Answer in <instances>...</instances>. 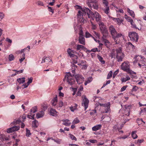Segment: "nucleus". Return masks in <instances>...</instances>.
<instances>
[{
	"instance_id": "47",
	"label": "nucleus",
	"mask_w": 146,
	"mask_h": 146,
	"mask_svg": "<svg viewBox=\"0 0 146 146\" xmlns=\"http://www.w3.org/2000/svg\"><path fill=\"white\" fill-rule=\"evenodd\" d=\"M110 82L111 81L110 80L107 81L105 84H104L102 88H104L107 85L110 84Z\"/></svg>"
},
{
	"instance_id": "58",
	"label": "nucleus",
	"mask_w": 146,
	"mask_h": 146,
	"mask_svg": "<svg viewBox=\"0 0 146 146\" xmlns=\"http://www.w3.org/2000/svg\"><path fill=\"white\" fill-rule=\"evenodd\" d=\"M37 4L38 5H41V6H43V3L42 2H41V1H38L37 3Z\"/></svg>"
},
{
	"instance_id": "2",
	"label": "nucleus",
	"mask_w": 146,
	"mask_h": 146,
	"mask_svg": "<svg viewBox=\"0 0 146 146\" xmlns=\"http://www.w3.org/2000/svg\"><path fill=\"white\" fill-rule=\"evenodd\" d=\"M109 30L115 42V44H118L119 42L117 41L118 40V38L122 36L121 34L117 33L114 27L112 25L109 26Z\"/></svg>"
},
{
	"instance_id": "50",
	"label": "nucleus",
	"mask_w": 146,
	"mask_h": 146,
	"mask_svg": "<svg viewBox=\"0 0 146 146\" xmlns=\"http://www.w3.org/2000/svg\"><path fill=\"white\" fill-rule=\"evenodd\" d=\"M35 114H34L32 116L31 115H28L27 117L29 119H34V116H35Z\"/></svg>"
},
{
	"instance_id": "62",
	"label": "nucleus",
	"mask_w": 146,
	"mask_h": 146,
	"mask_svg": "<svg viewBox=\"0 0 146 146\" xmlns=\"http://www.w3.org/2000/svg\"><path fill=\"white\" fill-rule=\"evenodd\" d=\"M103 4L105 5V6L106 7H108V1H105V2H103Z\"/></svg>"
},
{
	"instance_id": "30",
	"label": "nucleus",
	"mask_w": 146,
	"mask_h": 146,
	"mask_svg": "<svg viewBox=\"0 0 146 146\" xmlns=\"http://www.w3.org/2000/svg\"><path fill=\"white\" fill-rule=\"evenodd\" d=\"M32 126L34 128H36L38 126V122L36 120H35L32 124Z\"/></svg>"
},
{
	"instance_id": "42",
	"label": "nucleus",
	"mask_w": 146,
	"mask_h": 146,
	"mask_svg": "<svg viewBox=\"0 0 146 146\" xmlns=\"http://www.w3.org/2000/svg\"><path fill=\"white\" fill-rule=\"evenodd\" d=\"M80 122L79 120L77 118H75L73 121V123L76 124Z\"/></svg>"
},
{
	"instance_id": "49",
	"label": "nucleus",
	"mask_w": 146,
	"mask_h": 146,
	"mask_svg": "<svg viewBox=\"0 0 146 146\" xmlns=\"http://www.w3.org/2000/svg\"><path fill=\"white\" fill-rule=\"evenodd\" d=\"M48 10L50 12H51L52 13H54V10L51 7L48 6Z\"/></svg>"
},
{
	"instance_id": "38",
	"label": "nucleus",
	"mask_w": 146,
	"mask_h": 146,
	"mask_svg": "<svg viewBox=\"0 0 146 146\" xmlns=\"http://www.w3.org/2000/svg\"><path fill=\"white\" fill-rule=\"evenodd\" d=\"M112 72L111 71H110L109 73H108L107 76V79H109L112 76Z\"/></svg>"
},
{
	"instance_id": "1",
	"label": "nucleus",
	"mask_w": 146,
	"mask_h": 146,
	"mask_svg": "<svg viewBox=\"0 0 146 146\" xmlns=\"http://www.w3.org/2000/svg\"><path fill=\"white\" fill-rule=\"evenodd\" d=\"M76 8L81 9L80 11H78V13L77 14L78 18L80 19H83L85 15H88V17L91 20H94V18H95L97 22H101L102 17L96 11L94 13L88 8L83 7V8L80 6L77 5Z\"/></svg>"
},
{
	"instance_id": "28",
	"label": "nucleus",
	"mask_w": 146,
	"mask_h": 146,
	"mask_svg": "<svg viewBox=\"0 0 146 146\" xmlns=\"http://www.w3.org/2000/svg\"><path fill=\"white\" fill-rule=\"evenodd\" d=\"M21 122V121L19 119H18L16 121H14L13 122L11 123L10 125L12 126L13 125H15L18 123H19Z\"/></svg>"
},
{
	"instance_id": "45",
	"label": "nucleus",
	"mask_w": 146,
	"mask_h": 146,
	"mask_svg": "<svg viewBox=\"0 0 146 146\" xmlns=\"http://www.w3.org/2000/svg\"><path fill=\"white\" fill-rule=\"evenodd\" d=\"M125 115L129 116L130 115V111L129 110H125Z\"/></svg>"
},
{
	"instance_id": "5",
	"label": "nucleus",
	"mask_w": 146,
	"mask_h": 146,
	"mask_svg": "<svg viewBox=\"0 0 146 146\" xmlns=\"http://www.w3.org/2000/svg\"><path fill=\"white\" fill-rule=\"evenodd\" d=\"M99 25L100 31L103 36L107 37L108 36V33L106 26L103 22H100Z\"/></svg>"
},
{
	"instance_id": "8",
	"label": "nucleus",
	"mask_w": 146,
	"mask_h": 146,
	"mask_svg": "<svg viewBox=\"0 0 146 146\" xmlns=\"http://www.w3.org/2000/svg\"><path fill=\"white\" fill-rule=\"evenodd\" d=\"M89 100L86 97L83 99L82 102V105L84 107V110H86L88 107Z\"/></svg>"
},
{
	"instance_id": "39",
	"label": "nucleus",
	"mask_w": 146,
	"mask_h": 146,
	"mask_svg": "<svg viewBox=\"0 0 146 146\" xmlns=\"http://www.w3.org/2000/svg\"><path fill=\"white\" fill-rule=\"evenodd\" d=\"M85 36L86 38H89L91 37L94 38V37H93L92 36L89 32H86V33Z\"/></svg>"
},
{
	"instance_id": "24",
	"label": "nucleus",
	"mask_w": 146,
	"mask_h": 146,
	"mask_svg": "<svg viewBox=\"0 0 146 146\" xmlns=\"http://www.w3.org/2000/svg\"><path fill=\"white\" fill-rule=\"evenodd\" d=\"M127 12L129 13L130 15L133 17H134L135 16L134 13L133 11L131 10L129 8H127Z\"/></svg>"
},
{
	"instance_id": "33",
	"label": "nucleus",
	"mask_w": 146,
	"mask_h": 146,
	"mask_svg": "<svg viewBox=\"0 0 146 146\" xmlns=\"http://www.w3.org/2000/svg\"><path fill=\"white\" fill-rule=\"evenodd\" d=\"M37 111V107L36 106L34 107L33 108L30 110L31 113H35Z\"/></svg>"
},
{
	"instance_id": "18",
	"label": "nucleus",
	"mask_w": 146,
	"mask_h": 146,
	"mask_svg": "<svg viewBox=\"0 0 146 146\" xmlns=\"http://www.w3.org/2000/svg\"><path fill=\"white\" fill-rule=\"evenodd\" d=\"M100 105L101 106H103L106 108L108 109V111H109V109H110V102H108L107 104H100Z\"/></svg>"
},
{
	"instance_id": "63",
	"label": "nucleus",
	"mask_w": 146,
	"mask_h": 146,
	"mask_svg": "<svg viewBox=\"0 0 146 146\" xmlns=\"http://www.w3.org/2000/svg\"><path fill=\"white\" fill-rule=\"evenodd\" d=\"M6 40L7 41L10 43H11L12 42V40L8 38H6Z\"/></svg>"
},
{
	"instance_id": "52",
	"label": "nucleus",
	"mask_w": 146,
	"mask_h": 146,
	"mask_svg": "<svg viewBox=\"0 0 146 146\" xmlns=\"http://www.w3.org/2000/svg\"><path fill=\"white\" fill-rule=\"evenodd\" d=\"M127 87V86L126 85L125 86H123L121 89V92H123L126 89Z\"/></svg>"
},
{
	"instance_id": "26",
	"label": "nucleus",
	"mask_w": 146,
	"mask_h": 146,
	"mask_svg": "<svg viewBox=\"0 0 146 146\" xmlns=\"http://www.w3.org/2000/svg\"><path fill=\"white\" fill-rule=\"evenodd\" d=\"M97 57L99 60L101 62L102 64H104L105 63V61L103 60V58L99 55H97Z\"/></svg>"
},
{
	"instance_id": "9",
	"label": "nucleus",
	"mask_w": 146,
	"mask_h": 146,
	"mask_svg": "<svg viewBox=\"0 0 146 146\" xmlns=\"http://www.w3.org/2000/svg\"><path fill=\"white\" fill-rule=\"evenodd\" d=\"M19 126H15L9 128L7 129V131L8 133H11L14 131H17L19 129Z\"/></svg>"
},
{
	"instance_id": "48",
	"label": "nucleus",
	"mask_w": 146,
	"mask_h": 146,
	"mask_svg": "<svg viewBox=\"0 0 146 146\" xmlns=\"http://www.w3.org/2000/svg\"><path fill=\"white\" fill-rule=\"evenodd\" d=\"M96 113V110H94L90 112V114L91 115H94Z\"/></svg>"
},
{
	"instance_id": "25",
	"label": "nucleus",
	"mask_w": 146,
	"mask_h": 146,
	"mask_svg": "<svg viewBox=\"0 0 146 146\" xmlns=\"http://www.w3.org/2000/svg\"><path fill=\"white\" fill-rule=\"evenodd\" d=\"M130 79V77L128 76H127L125 78H121V80L122 82H125L129 80Z\"/></svg>"
},
{
	"instance_id": "7",
	"label": "nucleus",
	"mask_w": 146,
	"mask_h": 146,
	"mask_svg": "<svg viewBox=\"0 0 146 146\" xmlns=\"http://www.w3.org/2000/svg\"><path fill=\"white\" fill-rule=\"evenodd\" d=\"M129 36L131 41L135 42H137L138 41V35L135 32H133L129 33Z\"/></svg>"
},
{
	"instance_id": "23",
	"label": "nucleus",
	"mask_w": 146,
	"mask_h": 146,
	"mask_svg": "<svg viewBox=\"0 0 146 146\" xmlns=\"http://www.w3.org/2000/svg\"><path fill=\"white\" fill-rule=\"evenodd\" d=\"M25 77L19 78L17 79V81L20 84H23L25 81Z\"/></svg>"
},
{
	"instance_id": "17",
	"label": "nucleus",
	"mask_w": 146,
	"mask_h": 146,
	"mask_svg": "<svg viewBox=\"0 0 146 146\" xmlns=\"http://www.w3.org/2000/svg\"><path fill=\"white\" fill-rule=\"evenodd\" d=\"M73 76H74L76 79V81L81 79H84V78L80 74H76V75L73 74Z\"/></svg>"
},
{
	"instance_id": "22",
	"label": "nucleus",
	"mask_w": 146,
	"mask_h": 146,
	"mask_svg": "<svg viewBox=\"0 0 146 146\" xmlns=\"http://www.w3.org/2000/svg\"><path fill=\"white\" fill-rule=\"evenodd\" d=\"M98 4L97 3H95L93 4H92L91 7H89L90 8L92 9L93 8L94 9H97L98 8Z\"/></svg>"
},
{
	"instance_id": "46",
	"label": "nucleus",
	"mask_w": 146,
	"mask_h": 146,
	"mask_svg": "<svg viewBox=\"0 0 146 146\" xmlns=\"http://www.w3.org/2000/svg\"><path fill=\"white\" fill-rule=\"evenodd\" d=\"M33 78L32 77H31L30 78H28V81L27 83V84H29L31 83L32 82Z\"/></svg>"
},
{
	"instance_id": "40",
	"label": "nucleus",
	"mask_w": 146,
	"mask_h": 146,
	"mask_svg": "<svg viewBox=\"0 0 146 146\" xmlns=\"http://www.w3.org/2000/svg\"><path fill=\"white\" fill-rule=\"evenodd\" d=\"M77 105H76L74 107L71 106L70 108V110L72 111H74L76 109Z\"/></svg>"
},
{
	"instance_id": "37",
	"label": "nucleus",
	"mask_w": 146,
	"mask_h": 146,
	"mask_svg": "<svg viewBox=\"0 0 146 146\" xmlns=\"http://www.w3.org/2000/svg\"><path fill=\"white\" fill-rule=\"evenodd\" d=\"M114 20L115 21H117L119 24H121L122 22V20L119 18H114Z\"/></svg>"
},
{
	"instance_id": "21",
	"label": "nucleus",
	"mask_w": 146,
	"mask_h": 146,
	"mask_svg": "<svg viewBox=\"0 0 146 146\" xmlns=\"http://www.w3.org/2000/svg\"><path fill=\"white\" fill-rule=\"evenodd\" d=\"M81 49L82 50L86 49V48L82 45L78 44L76 46L77 50H80Z\"/></svg>"
},
{
	"instance_id": "61",
	"label": "nucleus",
	"mask_w": 146,
	"mask_h": 146,
	"mask_svg": "<svg viewBox=\"0 0 146 146\" xmlns=\"http://www.w3.org/2000/svg\"><path fill=\"white\" fill-rule=\"evenodd\" d=\"M79 36H83V33L82 30H80V32L79 33Z\"/></svg>"
},
{
	"instance_id": "16",
	"label": "nucleus",
	"mask_w": 146,
	"mask_h": 146,
	"mask_svg": "<svg viewBox=\"0 0 146 146\" xmlns=\"http://www.w3.org/2000/svg\"><path fill=\"white\" fill-rule=\"evenodd\" d=\"M67 52L69 56L71 57H74L75 56L74 54H73L74 53V51L70 48H68L67 50Z\"/></svg>"
},
{
	"instance_id": "36",
	"label": "nucleus",
	"mask_w": 146,
	"mask_h": 146,
	"mask_svg": "<svg viewBox=\"0 0 146 146\" xmlns=\"http://www.w3.org/2000/svg\"><path fill=\"white\" fill-rule=\"evenodd\" d=\"M69 135L70 136V137L72 140H75V141H76V138L74 135L70 133L69 134Z\"/></svg>"
},
{
	"instance_id": "34",
	"label": "nucleus",
	"mask_w": 146,
	"mask_h": 146,
	"mask_svg": "<svg viewBox=\"0 0 146 146\" xmlns=\"http://www.w3.org/2000/svg\"><path fill=\"white\" fill-rule=\"evenodd\" d=\"M125 18L127 19V20L130 22L131 23H132L133 22V20L131 19V18L127 16L126 15H125Z\"/></svg>"
},
{
	"instance_id": "59",
	"label": "nucleus",
	"mask_w": 146,
	"mask_h": 146,
	"mask_svg": "<svg viewBox=\"0 0 146 146\" xmlns=\"http://www.w3.org/2000/svg\"><path fill=\"white\" fill-rule=\"evenodd\" d=\"M138 89V88L136 86H133L132 90L133 91H136L137 90V89Z\"/></svg>"
},
{
	"instance_id": "12",
	"label": "nucleus",
	"mask_w": 146,
	"mask_h": 146,
	"mask_svg": "<svg viewBox=\"0 0 146 146\" xmlns=\"http://www.w3.org/2000/svg\"><path fill=\"white\" fill-rule=\"evenodd\" d=\"M44 111L43 110L37 113L36 116L37 118H39L42 117L44 116Z\"/></svg>"
},
{
	"instance_id": "31",
	"label": "nucleus",
	"mask_w": 146,
	"mask_h": 146,
	"mask_svg": "<svg viewBox=\"0 0 146 146\" xmlns=\"http://www.w3.org/2000/svg\"><path fill=\"white\" fill-rule=\"evenodd\" d=\"M8 59L9 61H13L15 59L14 56L13 54H11L9 56Z\"/></svg>"
},
{
	"instance_id": "14",
	"label": "nucleus",
	"mask_w": 146,
	"mask_h": 146,
	"mask_svg": "<svg viewBox=\"0 0 146 146\" xmlns=\"http://www.w3.org/2000/svg\"><path fill=\"white\" fill-rule=\"evenodd\" d=\"M62 121H63V124L66 126H69L71 123L70 121L67 119H63Z\"/></svg>"
},
{
	"instance_id": "27",
	"label": "nucleus",
	"mask_w": 146,
	"mask_h": 146,
	"mask_svg": "<svg viewBox=\"0 0 146 146\" xmlns=\"http://www.w3.org/2000/svg\"><path fill=\"white\" fill-rule=\"evenodd\" d=\"M128 47L131 48V49L133 50L135 48V46L133 45L131 42H128L127 43Z\"/></svg>"
},
{
	"instance_id": "44",
	"label": "nucleus",
	"mask_w": 146,
	"mask_h": 146,
	"mask_svg": "<svg viewBox=\"0 0 146 146\" xmlns=\"http://www.w3.org/2000/svg\"><path fill=\"white\" fill-rule=\"evenodd\" d=\"M90 79V80H87L85 83H84V84L85 85H86L88 83H90V82H91V81L92 80V77H89V79Z\"/></svg>"
},
{
	"instance_id": "54",
	"label": "nucleus",
	"mask_w": 146,
	"mask_h": 146,
	"mask_svg": "<svg viewBox=\"0 0 146 146\" xmlns=\"http://www.w3.org/2000/svg\"><path fill=\"white\" fill-rule=\"evenodd\" d=\"M84 81V79H80L79 80L76 81L77 83L79 84H82Z\"/></svg>"
},
{
	"instance_id": "10",
	"label": "nucleus",
	"mask_w": 146,
	"mask_h": 146,
	"mask_svg": "<svg viewBox=\"0 0 146 146\" xmlns=\"http://www.w3.org/2000/svg\"><path fill=\"white\" fill-rule=\"evenodd\" d=\"M78 41L79 43L80 44L84 45H85V39L84 37V36H79V37Z\"/></svg>"
},
{
	"instance_id": "53",
	"label": "nucleus",
	"mask_w": 146,
	"mask_h": 146,
	"mask_svg": "<svg viewBox=\"0 0 146 146\" xmlns=\"http://www.w3.org/2000/svg\"><path fill=\"white\" fill-rule=\"evenodd\" d=\"M4 17V15L2 13L0 12V21Z\"/></svg>"
},
{
	"instance_id": "43",
	"label": "nucleus",
	"mask_w": 146,
	"mask_h": 146,
	"mask_svg": "<svg viewBox=\"0 0 146 146\" xmlns=\"http://www.w3.org/2000/svg\"><path fill=\"white\" fill-rule=\"evenodd\" d=\"M90 22L91 23V25L92 27V29H96V25L94 24L93 23H92V22L91 21H90Z\"/></svg>"
},
{
	"instance_id": "64",
	"label": "nucleus",
	"mask_w": 146,
	"mask_h": 146,
	"mask_svg": "<svg viewBox=\"0 0 146 146\" xmlns=\"http://www.w3.org/2000/svg\"><path fill=\"white\" fill-rule=\"evenodd\" d=\"M22 118L24 121L26 118V115L25 114H23V115L22 116Z\"/></svg>"
},
{
	"instance_id": "11",
	"label": "nucleus",
	"mask_w": 146,
	"mask_h": 146,
	"mask_svg": "<svg viewBox=\"0 0 146 146\" xmlns=\"http://www.w3.org/2000/svg\"><path fill=\"white\" fill-rule=\"evenodd\" d=\"M97 2V0H87L86 3L89 7H91L93 4Z\"/></svg>"
},
{
	"instance_id": "32",
	"label": "nucleus",
	"mask_w": 146,
	"mask_h": 146,
	"mask_svg": "<svg viewBox=\"0 0 146 146\" xmlns=\"http://www.w3.org/2000/svg\"><path fill=\"white\" fill-rule=\"evenodd\" d=\"M136 132L137 131H135L132 132L131 135L134 139H135L137 137V136L136 134Z\"/></svg>"
},
{
	"instance_id": "57",
	"label": "nucleus",
	"mask_w": 146,
	"mask_h": 146,
	"mask_svg": "<svg viewBox=\"0 0 146 146\" xmlns=\"http://www.w3.org/2000/svg\"><path fill=\"white\" fill-rule=\"evenodd\" d=\"M144 141V140L143 139H138L137 141V143H141L143 142Z\"/></svg>"
},
{
	"instance_id": "51",
	"label": "nucleus",
	"mask_w": 146,
	"mask_h": 146,
	"mask_svg": "<svg viewBox=\"0 0 146 146\" xmlns=\"http://www.w3.org/2000/svg\"><path fill=\"white\" fill-rule=\"evenodd\" d=\"M61 140H62L61 139H58L57 140L55 139L54 140V141L57 143L60 144L61 143Z\"/></svg>"
},
{
	"instance_id": "19",
	"label": "nucleus",
	"mask_w": 146,
	"mask_h": 146,
	"mask_svg": "<svg viewBox=\"0 0 146 146\" xmlns=\"http://www.w3.org/2000/svg\"><path fill=\"white\" fill-rule=\"evenodd\" d=\"M52 62L51 61V59L49 57H46L45 58H43L42 59V62H41V63H43L45 62Z\"/></svg>"
},
{
	"instance_id": "13",
	"label": "nucleus",
	"mask_w": 146,
	"mask_h": 146,
	"mask_svg": "<svg viewBox=\"0 0 146 146\" xmlns=\"http://www.w3.org/2000/svg\"><path fill=\"white\" fill-rule=\"evenodd\" d=\"M49 113L50 115L55 116H56L58 112L56 111L55 109L51 108L50 110Z\"/></svg>"
},
{
	"instance_id": "20",
	"label": "nucleus",
	"mask_w": 146,
	"mask_h": 146,
	"mask_svg": "<svg viewBox=\"0 0 146 146\" xmlns=\"http://www.w3.org/2000/svg\"><path fill=\"white\" fill-rule=\"evenodd\" d=\"M106 37L103 36L102 37V39L104 41L105 45L108 47V46L109 44H110V42L108 40L106 39Z\"/></svg>"
},
{
	"instance_id": "3",
	"label": "nucleus",
	"mask_w": 146,
	"mask_h": 146,
	"mask_svg": "<svg viewBox=\"0 0 146 146\" xmlns=\"http://www.w3.org/2000/svg\"><path fill=\"white\" fill-rule=\"evenodd\" d=\"M121 69L130 74H136V73L132 71L130 68V64L128 62L125 61L123 62L121 65Z\"/></svg>"
},
{
	"instance_id": "41",
	"label": "nucleus",
	"mask_w": 146,
	"mask_h": 146,
	"mask_svg": "<svg viewBox=\"0 0 146 146\" xmlns=\"http://www.w3.org/2000/svg\"><path fill=\"white\" fill-rule=\"evenodd\" d=\"M109 8L108 6L106 7V8L104 9V12L107 14H108L109 13Z\"/></svg>"
},
{
	"instance_id": "15",
	"label": "nucleus",
	"mask_w": 146,
	"mask_h": 146,
	"mask_svg": "<svg viewBox=\"0 0 146 146\" xmlns=\"http://www.w3.org/2000/svg\"><path fill=\"white\" fill-rule=\"evenodd\" d=\"M102 125L101 124L97 125L92 127V129L93 131H96L101 129Z\"/></svg>"
},
{
	"instance_id": "29",
	"label": "nucleus",
	"mask_w": 146,
	"mask_h": 146,
	"mask_svg": "<svg viewBox=\"0 0 146 146\" xmlns=\"http://www.w3.org/2000/svg\"><path fill=\"white\" fill-rule=\"evenodd\" d=\"M116 53L115 52L114 50H113L112 52L110 53V56L111 58H115L116 57Z\"/></svg>"
},
{
	"instance_id": "55",
	"label": "nucleus",
	"mask_w": 146,
	"mask_h": 146,
	"mask_svg": "<svg viewBox=\"0 0 146 146\" xmlns=\"http://www.w3.org/2000/svg\"><path fill=\"white\" fill-rule=\"evenodd\" d=\"M63 106V103L61 101L59 103L58 107L61 108Z\"/></svg>"
},
{
	"instance_id": "6",
	"label": "nucleus",
	"mask_w": 146,
	"mask_h": 146,
	"mask_svg": "<svg viewBox=\"0 0 146 146\" xmlns=\"http://www.w3.org/2000/svg\"><path fill=\"white\" fill-rule=\"evenodd\" d=\"M73 76V75H72L70 72H68L66 75L64 80H65V79H66L67 82L68 84L71 85L74 84L75 81Z\"/></svg>"
},
{
	"instance_id": "35",
	"label": "nucleus",
	"mask_w": 146,
	"mask_h": 146,
	"mask_svg": "<svg viewBox=\"0 0 146 146\" xmlns=\"http://www.w3.org/2000/svg\"><path fill=\"white\" fill-rule=\"evenodd\" d=\"M26 136L28 137H29L30 135H31V134L30 132V131L28 129L26 128Z\"/></svg>"
},
{
	"instance_id": "56",
	"label": "nucleus",
	"mask_w": 146,
	"mask_h": 146,
	"mask_svg": "<svg viewBox=\"0 0 146 146\" xmlns=\"http://www.w3.org/2000/svg\"><path fill=\"white\" fill-rule=\"evenodd\" d=\"M89 141L92 143H94L97 142V141L95 139H91L89 140Z\"/></svg>"
},
{
	"instance_id": "4",
	"label": "nucleus",
	"mask_w": 146,
	"mask_h": 146,
	"mask_svg": "<svg viewBox=\"0 0 146 146\" xmlns=\"http://www.w3.org/2000/svg\"><path fill=\"white\" fill-rule=\"evenodd\" d=\"M122 48L120 47L115 50L116 53V57L118 62L122 61L125 56L124 54L122 52Z\"/></svg>"
},
{
	"instance_id": "60",
	"label": "nucleus",
	"mask_w": 146,
	"mask_h": 146,
	"mask_svg": "<svg viewBox=\"0 0 146 146\" xmlns=\"http://www.w3.org/2000/svg\"><path fill=\"white\" fill-rule=\"evenodd\" d=\"M42 108H43V110H44V111L45 110L47 109V107L46 106V105L44 104L42 106Z\"/></svg>"
}]
</instances>
